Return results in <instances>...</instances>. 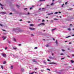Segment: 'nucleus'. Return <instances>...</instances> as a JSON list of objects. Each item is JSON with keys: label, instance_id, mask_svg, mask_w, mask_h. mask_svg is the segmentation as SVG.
Instances as JSON below:
<instances>
[{"label": "nucleus", "instance_id": "39448f33", "mask_svg": "<svg viewBox=\"0 0 74 74\" xmlns=\"http://www.w3.org/2000/svg\"><path fill=\"white\" fill-rule=\"evenodd\" d=\"M2 55L3 57H6V56L5 55V54L4 53H2Z\"/></svg>", "mask_w": 74, "mask_h": 74}, {"label": "nucleus", "instance_id": "6e6d98bb", "mask_svg": "<svg viewBox=\"0 0 74 74\" xmlns=\"http://www.w3.org/2000/svg\"><path fill=\"white\" fill-rule=\"evenodd\" d=\"M27 8H24V10H27Z\"/></svg>", "mask_w": 74, "mask_h": 74}, {"label": "nucleus", "instance_id": "bf43d9fd", "mask_svg": "<svg viewBox=\"0 0 74 74\" xmlns=\"http://www.w3.org/2000/svg\"><path fill=\"white\" fill-rule=\"evenodd\" d=\"M20 21H22V19L20 20Z\"/></svg>", "mask_w": 74, "mask_h": 74}, {"label": "nucleus", "instance_id": "9d476101", "mask_svg": "<svg viewBox=\"0 0 74 74\" xmlns=\"http://www.w3.org/2000/svg\"><path fill=\"white\" fill-rule=\"evenodd\" d=\"M53 13H48L47 14V15H52V14H53Z\"/></svg>", "mask_w": 74, "mask_h": 74}, {"label": "nucleus", "instance_id": "5fc2aeb1", "mask_svg": "<svg viewBox=\"0 0 74 74\" xmlns=\"http://www.w3.org/2000/svg\"><path fill=\"white\" fill-rule=\"evenodd\" d=\"M29 14H30V13H29V12H28L27 15H29Z\"/></svg>", "mask_w": 74, "mask_h": 74}, {"label": "nucleus", "instance_id": "473e14b6", "mask_svg": "<svg viewBox=\"0 0 74 74\" xmlns=\"http://www.w3.org/2000/svg\"><path fill=\"white\" fill-rule=\"evenodd\" d=\"M49 46V45H46V47H48Z\"/></svg>", "mask_w": 74, "mask_h": 74}, {"label": "nucleus", "instance_id": "3c124183", "mask_svg": "<svg viewBox=\"0 0 74 74\" xmlns=\"http://www.w3.org/2000/svg\"><path fill=\"white\" fill-rule=\"evenodd\" d=\"M53 40H54V41H55V38H53Z\"/></svg>", "mask_w": 74, "mask_h": 74}, {"label": "nucleus", "instance_id": "7c9ffc66", "mask_svg": "<svg viewBox=\"0 0 74 74\" xmlns=\"http://www.w3.org/2000/svg\"><path fill=\"white\" fill-rule=\"evenodd\" d=\"M5 63H6V62L4 61L3 62V64H5Z\"/></svg>", "mask_w": 74, "mask_h": 74}, {"label": "nucleus", "instance_id": "e2e57ef3", "mask_svg": "<svg viewBox=\"0 0 74 74\" xmlns=\"http://www.w3.org/2000/svg\"><path fill=\"white\" fill-rule=\"evenodd\" d=\"M27 22H28V23H30V21H28Z\"/></svg>", "mask_w": 74, "mask_h": 74}, {"label": "nucleus", "instance_id": "6e6552de", "mask_svg": "<svg viewBox=\"0 0 74 74\" xmlns=\"http://www.w3.org/2000/svg\"><path fill=\"white\" fill-rule=\"evenodd\" d=\"M33 61L34 62H35V63H36V64H37V62H36V60H33Z\"/></svg>", "mask_w": 74, "mask_h": 74}, {"label": "nucleus", "instance_id": "f704fd0d", "mask_svg": "<svg viewBox=\"0 0 74 74\" xmlns=\"http://www.w3.org/2000/svg\"><path fill=\"white\" fill-rule=\"evenodd\" d=\"M63 5H64V4L63 3L62 5V7H63Z\"/></svg>", "mask_w": 74, "mask_h": 74}, {"label": "nucleus", "instance_id": "2f4dec72", "mask_svg": "<svg viewBox=\"0 0 74 74\" xmlns=\"http://www.w3.org/2000/svg\"><path fill=\"white\" fill-rule=\"evenodd\" d=\"M34 74V72H32L29 73V74Z\"/></svg>", "mask_w": 74, "mask_h": 74}, {"label": "nucleus", "instance_id": "e433bc0d", "mask_svg": "<svg viewBox=\"0 0 74 74\" xmlns=\"http://www.w3.org/2000/svg\"><path fill=\"white\" fill-rule=\"evenodd\" d=\"M42 22H45V20H44L43 19L42 21Z\"/></svg>", "mask_w": 74, "mask_h": 74}, {"label": "nucleus", "instance_id": "c03bdc74", "mask_svg": "<svg viewBox=\"0 0 74 74\" xmlns=\"http://www.w3.org/2000/svg\"><path fill=\"white\" fill-rule=\"evenodd\" d=\"M0 26H3V25L1 24H0Z\"/></svg>", "mask_w": 74, "mask_h": 74}, {"label": "nucleus", "instance_id": "72a5a7b5", "mask_svg": "<svg viewBox=\"0 0 74 74\" xmlns=\"http://www.w3.org/2000/svg\"><path fill=\"white\" fill-rule=\"evenodd\" d=\"M1 68H2V69H3V68H4V67H3V66H1Z\"/></svg>", "mask_w": 74, "mask_h": 74}, {"label": "nucleus", "instance_id": "a878e982", "mask_svg": "<svg viewBox=\"0 0 74 74\" xmlns=\"http://www.w3.org/2000/svg\"><path fill=\"white\" fill-rule=\"evenodd\" d=\"M49 58L51 59H53V58L52 57H50Z\"/></svg>", "mask_w": 74, "mask_h": 74}, {"label": "nucleus", "instance_id": "a211bd4d", "mask_svg": "<svg viewBox=\"0 0 74 74\" xmlns=\"http://www.w3.org/2000/svg\"><path fill=\"white\" fill-rule=\"evenodd\" d=\"M54 4V3H52L51 4V5H52V6H53V5Z\"/></svg>", "mask_w": 74, "mask_h": 74}, {"label": "nucleus", "instance_id": "cd10ccee", "mask_svg": "<svg viewBox=\"0 0 74 74\" xmlns=\"http://www.w3.org/2000/svg\"><path fill=\"white\" fill-rule=\"evenodd\" d=\"M34 26V25L33 24H30V26Z\"/></svg>", "mask_w": 74, "mask_h": 74}, {"label": "nucleus", "instance_id": "4c0bfd02", "mask_svg": "<svg viewBox=\"0 0 74 74\" xmlns=\"http://www.w3.org/2000/svg\"><path fill=\"white\" fill-rule=\"evenodd\" d=\"M8 43H9V44H11V42L10 41H8Z\"/></svg>", "mask_w": 74, "mask_h": 74}, {"label": "nucleus", "instance_id": "774afa93", "mask_svg": "<svg viewBox=\"0 0 74 74\" xmlns=\"http://www.w3.org/2000/svg\"><path fill=\"white\" fill-rule=\"evenodd\" d=\"M72 36H74V34L71 35Z\"/></svg>", "mask_w": 74, "mask_h": 74}, {"label": "nucleus", "instance_id": "f8f14e48", "mask_svg": "<svg viewBox=\"0 0 74 74\" xmlns=\"http://www.w3.org/2000/svg\"><path fill=\"white\" fill-rule=\"evenodd\" d=\"M13 68H14V66H13V65H11V67H10V69H13Z\"/></svg>", "mask_w": 74, "mask_h": 74}, {"label": "nucleus", "instance_id": "680f3d73", "mask_svg": "<svg viewBox=\"0 0 74 74\" xmlns=\"http://www.w3.org/2000/svg\"><path fill=\"white\" fill-rule=\"evenodd\" d=\"M2 30H3V31H5V30L4 29H3Z\"/></svg>", "mask_w": 74, "mask_h": 74}, {"label": "nucleus", "instance_id": "f3484780", "mask_svg": "<svg viewBox=\"0 0 74 74\" xmlns=\"http://www.w3.org/2000/svg\"><path fill=\"white\" fill-rule=\"evenodd\" d=\"M0 5L2 7H3V6H4V5H2V4H1V3H0Z\"/></svg>", "mask_w": 74, "mask_h": 74}, {"label": "nucleus", "instance_id": "393cba45", "mask_svg": "<svg viewBox=\"0 0 74 74\" xmlns=\"http://www.w3.org/2000/svg\"><path fill=\"white\" fill-rule=\"evenodd\" d=\"M44 70H40V71H41V72H43V71H44Z\"/></svg>", "mask_w": 74, "mask_h": 74}, {"label": "nucleus", "instance_id": "49530a36", "mask_svg": "<svg viewBox=\"0 0 74 74\" xmlns=\"http://www.w3.org/2000/svg\"><path fill=\"white\" fill-rule=\"evenodd\" d=\"M70 26H73V25L71 24H70Z\"/></svg>", "mask_w": 74, "mask_h": 74}, {"label": "nucleus", "instance_id": "603ef678", "mask_svg": "<svg viewBox=\"0 0 74 74\" xmlns=\"http://www.w3.org/2000/svg\"><path fill=\"white\" fill-rule=\"evenodd\" d=\"M31 36H34V35L33 34H31Z\"/></svg>", "mask_w": 74, "mask_h": 74}, {"label": "nucleus", "instance_id": "ddd939ff", "mask_svg": "<svg viewBox=\"0 0 74 74\" xmlns=\"http://www.w3.org/2000/svg\"><path fill=\"white\" fill-rule=\"evenodd\" d=\"M70 62L72 63H74V61L73 60H71Z\"/></svg>", "mask_w": 74, "mask_h": 74}, {"label": "nucleus", "instance_id": "69168bd1", "mask_svg": "<svg viewBox=\"0 0 74 74\" xmlns=\"http://www.w3.org/2000/svg\"><path fill=\"white\" fill-rule=\"evenodd\" d=\"M72 56H73V57L74 56V54H73L72 55Z\"/></svg>", "mask_w": 74, "mask_h": 74}, {"label": "nucleus", "instance_id": "5701e85b", "mask_svg": "<svg viewBox=\"0 0 74 74\" xmlns=\"http://www.w3.org/2000/svg\"><path fill=\"white\" fill-rule=\"evenodd\" d=\"M13 40H14V41H16V39H15V38H13Z\"/></svg>", "mask_w": 74, "mask_h": 74}, {"label": "nucleus", "instance_id": "338daca9", "mask_svg": "<svg viewBox=\"0 0 74 74\" xmlns=\"http://www.w3.org/2000/svg\"><path fill=\"white\" fill-rule=\"evenodd\" d=\"M67 57H68V58H70V56H67Z\"/></svg>", "mask_w": 74, "mask_h": 74}, {"label": "nucleus", "instance_id": "1a4fd4ad", "mask_svg": "<svg viewBox=\"0 0 74 74\" xmlns=\"http://www.w3.org/2000/svg\"><path fill=\"white\" fill-rule=\"evenodd\" d=\"M56 29V28H54L51 30V31L53 32V31H54V30H55Z\"/></svg>", "mask_w": 74, "mask_h": 74}, {"label": "nucleus", "instance_id": "c756f323", "mask_svg": "<svg viewBox=\"0 0 74 74\" xmlns=\"http://www.w3.org/2000/svg\"><path fill=\"white\" fill-rule=\"evenodd\" d=\"M37 48H38V47H35L34 48L35 49H37Z\"/></svg>", "mask_w": 74, "mask_h": 74}, {"label": "nucleus", "instance_id": "0e129e2a", "mask_svg": "<svg viewBox=\"0 0 74 74\" xmlns=\"http://www.w3.org/2000/svg\"><path fill=\"white\" fill-rule=\"evenodd\" d=\"M59 14H61V12H59Z\"/></svg>", "mask_w": 74, "mask_h": 74}, {"label": "nucleus", "instance_id": "0eeeda50", "mask_svg": "<svg viewBox=\"0 0 74 74\" xmlns=\"http://www.w3.org/2000/svg\"><path fill=\"white\" fill-rule=\"evenodd\" d=\"M2 38H3V40H5L6 38V37H4V36H3Z\"/></svg>", "mask_w": 74, "mask_h": 74}, {"label": "nucleus", "instance_id": "37998d69", "mask_svg": "<svg viewBox=\"0 0 74 74\" xmlns=\"http://www.w3.org/2000/svg\"><path fill=\"white\" fill-rule=\"evenodd\" d=\"M37 68H35V70H37Z\"/></svg>", "mask_w": 74, "mask_h": 74}, {"label": "nucleus", "instance_id": "f257e3e1", "mask_svg": "<svg viewBox=\"0 0 74 74\" xmlns=\"http://www.w3.org/2000/svg\"><path fill=\"white\" fill-rule=\"evenodd\" d=\"M56 72V73H58V74H62V73L63 72V70H61L58 72Z\"/></svg>", "mask_w": 74, "mask_h": 74}, {"label": "nucleus", "instance_id": "c85d7f7f", "mask_svg": "<svg viewBox=\"0 0 74 74\" xmlns=\"http://www.w3.org/2000/svg\"><path fill=\"white\" fill-rule=\"evenodd\" d=\"M68 30H69V31H70V30H71V29H70V28H68Z\"/></svg>", "mask_w": 74, "mask_h": 74}, {"label": "nucleus", "instance_id": "864d4df0", "mask_svg": "<svg viewBox=\"0 0 74 74\" xmlns=\"http://www.w3.org/2000/svg\"><path fill=\"white\" fill-rule=\"evenodd\" d=\"M50 22H54V21L53 20H51L50 21Z\"/></svg>", "mask_w": 74, "mask_h": 74}, {"label": "nucleus", "instance_id": "6ab92c4d", "mask_svg": "<svg viewBox=\"0 0 74 74\" xmlns=\"http://www.w3.org/2000/svg\"><path fill=\"white\" fill-rule=\"evenodd\" d=\"M58 14V12H56L54 13V14Z\"/></svg>", "mask_w": 74, "mask_h": 74}, {"label": "nucleus", "instance_id": "052dcab7", "mask_svg": "<svg viewBox=\"0 0 74 74\" xmlns=\"http://www.w3.org/2000/svg\"><path fill=\"white\" fill-rule=\"evenodd\" d=\"M12 13L11 12L10 13V15H11V14H12Z\"/></svg>", "mask_w": 74, "mask_h": 74}, {"label": "nucleus", "instance_id": "20e7f679", "mask_svg": "<svg viewBox=\"0 0 74 74\" xmlns=\"http://www.w3.org/2000/svg\"><path fill=\"white\" fill-rule=\"evenodd\" d=\"M29 29L30 30H35V28H34L29 27Z\"/></svg>", "mask_w": 74, "mask_h": 74}, {"label": "nucleus", "instance_id": "ea45409f", "mask_svg": "<svg viewBox=\"0 0 74 74\" xmlns=\"http://www.w3.org/2000/svg\"><path fill=\"white\" fill-rule=\"evenodd\" d=\"M61 55H63V53H61L60 54Z\"/></svg>", "mask_w": 74, "mask_h": 74}, {"label": "nucleus", "instance_id": "9b49d317", "mask_svg": "<svg viewBox=\"0 0 74 74\" xmlns=\"http://www.w3.org/2000/svg\"><path fill=\"white\" fill-rule=\"evenodd\" d=\"M1 13L2 14H6V12H1Z\"/></svg>", "mask_w": 74, "mask_h": 74}, {"label": "nucleus", "instance_id": "8fccbe9b", "mask_svg": "<svg viewBox=\"0 0 74 74\" xmlns=\"http://www.w3.org/2000/svg\"><path fill=\"white\" fill-rule=\"evenodd\" d=\"M7 49V47H5V50H6V49Z\"/></svg>", "mask_w": 74, "mask_h": 74}, {"label": "nucleus", "instance_id": "7ed1b4c3", "mask_svg": "<svg viewBox=\"0 0 74 74\" xmlns=\"http://www.w3.org/2000/svg\"><path fill=\"white\" fill-rule=\"evenodd\" d=\"M40 25H45V24L44 23H42L38 25V26H40Z\"/></svg>", "mask_w": 74, "mask_h": 74}, {"label": "nucleus", "instance_id": "b1692460", "mask_svg": "<svg viewBox=\"0 0 74 74\" xmlns=\"http://www.w3.org/2000/svg\"><path fill=\"white\" fill-rule=\"evenodd\" d=\"M71 37V36H69L67 37H66V38H69V37Z\"/></svg>", "mask_w": 74, "mask_h": 74}, {"label": "nucleus", "instance_id": "79ce46f5", "mask_svg": "<svg viewBox=\"0 0 74 74\" xmlns=\"http://www.w3.org/2000/svg\"><path fill=\"white\" fill-rule=\"evenodd\" d=\"M47 70H49V71H50V69H47Z\"/></svg>", "mask_w": 74, "mask_h": 74}, {"label": "nucleus", "instance_id": "58836bf2", "mask_svg": "<svg viewBox=\"0 0 74 74\" xmlns=\"http://www.w3.org/2000/svg\"><path fill=\"white\" fill-rule=\"evenodd\" d=\"M68 2H65V4H67Z\"/></svg>", "mask_w": 74, "mask_h": 74}, {"label": "nucleus", "instance_id": "4468645a", "mask_svg": "<svg viewBox=\"0 0 74 74\" xmlns=\"http://www.w3.org/2000/svg\"><path fill=\"white\" fill-rule=\"evenodd\" d=\"M46 8H42V10H44L43 11H45L46 10Z\"/></svg>", "mask_w": 74, "mask_h": 74}, {"label": "nucleus", "instance_id": "4be33fe9", "mask_svg": "<svg viewBox=\"0 0 74 74\" xmlns=\"http://www.w3.org/2000/svg\"><path fill=\"white\" fill-rule=\"evenodd\" d=\"M56 44L58 45V41H57V40H56Z\"/></svg>", "mask_w": 74, "mask_h": 74}, {"label": "nucleus", "instance_id": "c9c22d12", "mask_svg": "<svg viewBox=\"0 0 74 74\" xmlns=\"http://www.w3.org/2000/svg\"><path fill=\"white\" fill-rule=\"evenodd\" d=\"M13 49H14V50H15V49H16V48H15L14 47H13Z\"/></svg>", "mask_w": 74, "mask_h": 74}, {"label": "nucleus", "instance_id": "423d86ee", "mask_svg": "<svg viewBox=\"0 0 74 74\" xmlns=\"http://www.w3.org/2000/svg\"><path fill=\"white\" fill-rule=\"evenodd\" d=\"M33 7H34V5L32 6V7H31L30 8V10H32V9H33Z\"/></svg>", "mask_w": 74, "mask_h": 74}, {"label": "nucleus", "instance_id": "2eb2a0df", "mask_svg": "<svg viewBox=\"0 0 74 74\" xmlns=\"http://www.w3.org/2000/svg\"><path fill=\"white\" fill-rule=\"evenodd\" d=\"M16 7H17L18 8H19V7H20L18 5H16Z\"/></svg>", "mask_w": 74, "mask_h": 74}, {"label": "nucleus", "instance_id": "09e8293b", "mask_svg": "<svg viewBox=\"0 0 74 74\" xmlns=\"http://www.w3.org/2000/svg\"><path fill=\"white\" fill-rule=\"evenodd\" d=\"M64 59V58H61V60H63V59Z\"/></svg>", "mask_w": 74, "mask_h": 74}, {"label": "nucleus", "instance_id": "13d9d810", "mask_svg": "<svg viewBox=\"0 0 74 74\" xmlns=\"http://www.w3.org/2000/svg\"><path fill=\"white\" fill-rule=\"evenodd\" d=\"M68 10H73V8H70V9H69Z\"/></svg>", "mask_w": 74, "mask_h": 74}, {"label": "nucleus", "instance_id": "aec40b11", "mask_svg": "<svg viewBox=\"0 0 74 74\" xmlns=\"http://www.w3.org/2000/svg\"><path fill=\"white\" fill-rule=\"evenodd\" d=\"M45 1V0H40L39 1Z\"/></svg>", "mask_w": 74, "mask_h": 74}, {"label": "nucleus", "instance_id": "dca6fc26", "mask_svg": "<svg viewBox=\"0 0 74 74\" xmlns=\"http://www.w3.org/2000/svg\"><path fill=\"white\" fill-rule=\"evenodd\" d=\"M49 64H56V63H54V62H51V63H49Z\"/></svg>", "mask_w": 74, "mask_h": 74}, {"label": "nucleus", "instance_id": "de8ad7c7", "mask_svg": "<svg viewBox=\"0 0 74 74\" xmlns=\"http://www.w3.org/2000/svg\"><path fill=\"white\" fill-rule=\"evenodd\" d=\"M62 50L63 51H64V49H62Z\"/></svg>", "mask_w": 74, "mask_h": 74}, {"label": "nucleus", "instance_id": "412c9836", "mask_svg": "<svg viewBox=\"0 0 74 74\" xmlns=\"http://www.w3.org/2000/svg\"><path fill=\"white\" fill-rule=\"evenodd\" d=\"M54 20H56V21H58V19L57 18H54Z\"/></svg>", "mask_w": 74, "mask_h": 74}, {"label": "nucleus", "instance_id": "bb28decb", "mask_svg": "<svg viewBox=\"0 0 74 74\" xmlns=\"http://www.w3.org/2000/svg\"><path fill=\"white\" fill-rule=\"evenodd\" d=\"M13 56H14V58H17V56H15L14 55H13Z\"/></svg>", "mask_w": 74, "mask_h": 74}, {"label": "nucleus", "instance_id": "f03ea898", "mask_svg": "<svg viewBox=\"0 0 74 74\" xmlns=\"http://www.w3.org/2000/svg\"><path fill=\"white\" fill-rule=\"evenodd\" d=\"M13 30H16V31H18L19 32V30L18 29V28H14L13 29Z\"/></svg>", "mask_w": 74, "mask_h": 74}, {"label": "nucleus", "instance_id": "a19ab883", "mask_svg": "<svg viewBox=\"0 0 74 74\" xmlns=\"http://www.w3.org/2000/svg\"><path fill=\"white\" fill-rule=\"evenodd\" d=\"M18 46H21V44H19L18 45Z\"/></svg>", "mask_w": 74, "mask_h": 74}, {"label": "nucleus", "instance_id": "4d7b16f0", "mask_svg": "<svg viewBox=\"0 0 74 74\" xmlns=\"http://www.w3.org/2000/svg\"><path fill=\"white\" fill-rule=\"evenodd\" d=\"M47 60L49 61V62H50V60L49 59H47Z\"/></svg>", "mask_w": 74, "mask_h": 74}, {"label": "nucleus", "instance_id": "a18cd8bd", "mask_svg": "<svg viewBox=\"0 0 74 74\" xmlns=\"http://www.w3.org/2000/svg\"><path fill=\"white\" fill-rule=\"evenodd\" d=\"M41 8H39V10H41Z\"/></svg>", "mask_w": 74, "mask_h": 74}]
</instances>
